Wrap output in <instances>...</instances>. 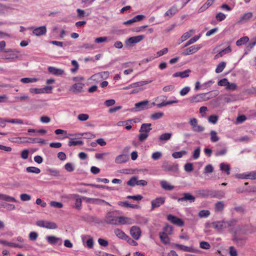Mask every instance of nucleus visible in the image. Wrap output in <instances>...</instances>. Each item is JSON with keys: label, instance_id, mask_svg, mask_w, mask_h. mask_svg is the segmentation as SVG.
<instances>
[{"label": "nucleus", "instance_id": "nucleus-51", "mask_svg": "<svg viewBox=\"0 0 256 256\" xmlns=\"http://www.w3.org/2000/svg\"><path fill=\"white\" fill-rule=\"evenodd\" d=\"M164 114V113L162 112H158L151 114L150 117L152 119L156 120L162 117Z\"/></svg>", "mask_w": 256, "mask_h": 256}, {"label": "nucleus", "instance_id": "nucleus-45", "mask_svg": "<svg viewBox=\"0 0 256 256\" xmlns=\"http://www.w3.org/2000/svg\"><path fill=\"white\" fill-rule=\"evenodd\" d=\"M220 169L221 170L224 171L228 175L230 174V168L227 164L224 163L220 164Z\"/></svg>", "mask_w": 256, "mask_h": 256}, {"label": "nucleus", "instance_id": "nucleus-15", "mask_svg": "<svg viewBox=\"0 0 256 256\" xmlns=\"http://www.w3.org/2000/svg\"><path fill=\"white\" fill-rule=\"evenodd\" d=\"M130 234L134 240H138L141 234V230L139 227L133 226L130 230Z\"/></svg>", "mask_w": 256, "mask_h": 256}, {"label": "nucleus", "instance_id": "nucleus-20", "mask_svg": "<svg viewBox=\"0 0 256 256\" xmlns=\"http://www.w3.org/2000/svg\"><path fill=\"white\" fill-rule=\"evenodd\" d=\"M151 82H152V80L140 81V82L132 84H130L128 86L124 88H123L124 90H128L130 88L142 86L144 84H146L149 83H150Z\"/></svg>", "mask_w": 256, "mask_h": 256}, {"label": "nucleus", "instance_id": "nucleus-64", "mask_svg": "<svg viewBox=\"0 0 256 256\" xmlns=\"http://www.w3.org/2000/svg\"><path fill=\"white\" fill-rule=\"evenodd\" d=\"M246 178H249L250 180H254L256 178V172H250L248 174L246 175Z\"/></svg>", "mask_w": 256, "mask_h": 256}, {"label": "nucleus", "instance_id": "nucleus-18", "mask_svg": "<svg viewBox=\"0 0 256 256\" xmlns=\"http://www.w3.org/2000/svg\"><path fill=\"white\" fill-rule=\"evenodd\" d=\"M48 72L55 76H62L65 74L64 71L61 68H58L54 66L48 68Z\"/></svg>", "mask_w": 256, "mask_h": 256}, {"label": "nucleus", "instance_id": "nucleus-17", "mask_svg": "<svg viewBox=\"0 0 256 256\" xmlns=\"http://www.w3.org/2000/svg\"><path fill=\"white\" fill-rule=\"evenodd\" d=\"M183 197L178 198V202L182 201H188L190 202H194L196 198L194 196L190 193L185 192L182 194Z\"/></svg>", "mask_w": 256, "mask_h": 256}, {"label": "nucleus", "instance_id": "nucleus-43", "mask_svg": "<svg viewBox=\"0 0 256 256\" xmlns=\"http://www.w3.org/2000/svg\"><path fill=\"white\" fill-rule=\"evenodd\" d=\"M71 63L74 67L70 68V71L72 73L75 74L78 69L79 64L76 60H72Z\"/></svg>", "mask_w": 256, "mask_h": 256}, {"label": "nucleus", "instance_id": "nucleus-7", "mask_svg": "<svg viewBox=\"0 0 256 256\" xmlns=\"http://www.w3.org/2000/svg\"><path fill=\"white\" fill-rule=\"evenodd\" d=\"M72 80L75 83L70 87V91L74 93L79 92H80V78L75 76L73 77Z\"/></svg>", "mask_w": 256, "mask_h": 256}, {"label": "nucleus", "instance_id": "nucleus-21", "mask_svg": "<svg viewBox=\"0 0 256 256\" xmlns=\"http://www.w3.org/2000/svg\"><path fill=\"white\" fill-rule=\"evenodd\" d=\"M252 16L251 12H248L244 14L240 18L238 21V24H242L248 22Z\"/></svg>", "mask_w": 256, "mask_h": 256}, {"label": "nucleus", "instance_id": "nucleus-54", "mask_svg": "<svg viewBox=\"0 0 256 256\" xmlns=\"http://www.w3.org/2000/svg\"><path fill=\"white\" fill-rule=\"evenodd\" d=\"M218 119V116L216 115H211L208 118V121L212 124H216L217 122Z\"/></svg>", "mask_w": 256, "mask_h": 256}, {"label": "nucleus", "instance_id": "nucleus-46", "mask_svg": "<svg viewBox=\"0 0 256 256\" xmlns=\"http://www.w3.org/2000/svg\"><path fill=\"white\" fill-rule=\"evenodd\" d=\"M38 81L36 78H25L20 79V82L24 84L32 83Z\"/></svg>", "mask_w": 256, "mask_h": 256}, {"label": "nucleus", "instance_id": "nucleus-58", "mask_svg": "<svg viewBox=\"0 0 256 256\" xmlns=\"http://www.w3.org/2000/svg\"><path fill=\"white\" fill-rule=\"evenodd\" d=\"M210 214V212L208 210H202L198 213V216L200 218H206Z\"/></svg>", "mask_w": 256, "mask_h": 256}, {"label": "nucleus", "instance_id": "nucleus-56", "mask_svg": "<svg viewBox=\"0 0 256 256\" xmlns=\"http://www.w3.org/2000/svg\"><path fill=\"white\" fill-rule=\"evenodd\" d=\"M212 4V3L207 0V2L201 7L199 8L198 12H202L206 10Z\"/></svg>", "mask_w": 256, "mask_h": 256}, {"label": "nucleus", "instance_id": "nucleus-49", "mask_svg": "<svg viewBox=\"0 0 256 256\" xmlns=\"http://www.w3.org/2000/svg\"><path fill=\"white\" fill-rule=\"evenodd\" d=\"M90 79L96 82H98L101 80H102L100 72L94 74L90 78Z\"/></svg>", "mask_w": 256, "mask_h": 256}, {"label": "nucleus", "instance_id": "nucleus-62", "mask_svg": "<svg viewBox=\"0 0 256 256\" xmlns=\"http://www.w3.org/2000/svg\"><path fill=\"white\" fill-rule=\"evenodd\" d=\"M184 170L187 172H191L193 170V166L192 163H186L184 166Z\"/></svg>", "mask_w": 256, "mask_h": 256}, {"label": "nucleus", "instance_id": "nucleus-26", "mask_svg": "<svg viewBox=\"0 0 256 256\" xmlns=\"http://www.w3.org/2000/svg\"><path fill=\"white\" fill-rule=\"evenodd\" d=\"M151 126V124H142L141 125L139 132H144L148 134L152 130Z\"/></svg>", "mask_w": 256, "mask_h": 256}, {"label": "nucleus", "instance_id": "nucleus-24", "mask_svg": "<svg viewBox=\"0 0 256 256\" xmlns=\"http://www.w3.org/2000/svg\"><path fill=\"white\" fill-rule=\"evenodd\" d=\"M178 12L177 8L175 6L171 7L168 11L164 14V16L168 19L174 16Z\"/></svg>", "mask_w": 256, "mask_h": 256}, {"label": "nucleus", "instance_id": "nucleus-6", "mask_svg": "<svg viewBox=\"0 0 256 256\" xmlns=\"http://www.w3.org/2000/svg\"><path fill=\"white\" fill-rule=\"evenodd\" d=\"M83 245L90 249L94 247L93 238L89 235L83 236L82 238Z\"/></svg>", "mask_w": 256, "mask_h": 256}, {"label": "nucleus", "instance_id": "nucleus-27", "mask_svg": "<svg viewBox=\"0 0 256 256\" xmlns=\"http://www.w3.org/2000/svg\"><path fill=\"white\" fill-rule=\"evenodd\" d=\"M232 52V49L230 46L222 50L218 53L214 57V59L216 60L220 57H222L224 54L230 53Z\"/></svg>", "mask_w": 256, "mask_h": 256}, {"label": "nucleus", "instance_id": "nucleus-5", "mask_svg": "<svg viewBox=\"0 0 256 256\" xmlns=\"http://www.w3.org/2000/svg\"><path fill=\"white\" fill-rule=\"evenodd\" d=\"M134 108L132 110V111H141L152 108L151 106H150L149 101L148 100H144L136 103L134 104Z\"/></svg>", "mask_w": 256, "mask_h": 256}, {"label": "nucleus", "instance_id": "nucleus-37", "mask_svg": "<svg viewBox=\"0 0 256 256\" xmlns=\"http://www.w3.org/2000/svg\"><path fill=\"white\" fill-rule=\"evenodd\" d=\"M45 228L50 230H55L58 228V226L54 222L46 220Z\"/></svg>", "mask_w": 256, "mask_h": 256}, {"label": "nucleus", "instance_id": "nucleus-8", "mask_svg": "<svg viewBox=\"0 0 256 256\" xmlns=\"http://www.w3.org/2000/svg\"><path fill=\"white\" fill-rule=\"evenodd\" d=\"M162 168L166 172H176L178 170V164H170L166 161L163 162Z\"/></svg>", "mask_w": 256, "mask_h": 256}, {"label": "nucleus", "instance_id": "nucleus-34", "mask_svg": "<svg viewBox=\"0 0 256 256\" xmlns=\"http://www.w3.org/2000/svg\"><path fill=\"white\" fill-rule=\"evenodd\" d=\"M10 7L4 4L0 3V15H4L8 11Z\"/></svg>", "mask_w": 256, "mask_h": 256}, {"label": "nucleus", "instance_id": "nucleus-53", "mask_svg": "<svg viewBox=\"0 0 256 256\" xmlns=\"http://www.w3.org/2000/svg\"><path fill=\"white\" fill-rule=\"evenodd\" d=\"M21 200L23 202L29 201L31 200V196L27 194H22L20 196Z\"/></svg>", "mask_w": 256, "mask_h": 256}, {"label": "nucleus", "instance_id": "nucleus-29", "mask_svg": "<svg viewBox=\"0 0 256 256\" xmlns=\"http://www.w3.org/2000/svg\"><path fill=\"white\" fill-rule=\"evenodd\" d=\"M87 200L90 203L94 204H106L110 206V204L106 202L105 200L99 198H87Z\"/></svg>", "mask_w": 256, "mask_h": 256}, {"label": "nucleus", "instance_id": "nucleus-35", "mask_svg": "<svg viewBox=\"0 0 256 256\" xmlns=\"http://www.w3.org/2000/svg\"><path fill=\"white\" fill-rule=\"evenodd\" d=\"M72 198L75 202V207L78 210L80 208V197L78 194H73Z\"/></svg>", "mask_w": 256, "mask_h": 256}, {"label": "nucleus", "instance_id": "nucleus-3", "mask_svg": "<svg viewBox=\"0 0 256 256\" xmlns=\"http://www.w3.org/2000/svg\"><path fill=\"white\" fill-rule=\"evenodd\" d=\"M208 94L209 93L208 92L196 94L190 98V101L191 103H196L206 101L210 98V96H208Z\"/></svg>", "mask_w": 256, "mask_h": 256}, {"label": "nucleus", "instance_id": "nucleus-16", "mask_svg": "<svg viewBox=\"0 0 256 256\" xmlns=\"http://www.w3.org/2000/svg\"><path fill=\"white\" fill-rule=\"evenodd\" d=\"M134 223V219L126 216H118V224H132Z\"/></svg>", "mask_w": 256, "mask_h": 256}, {"label": "nucleus", "instance_id": "nucleus-28", "mask_svg": "<svg viewBox=\"0 0 256 256\" xmlns=\"http://www.w3.org/2000/svg\"><path fill=\"white\" fill-rule=\"evenodd\" d=\"M168 235V234H166L165 232H160L159 233L160 240L164 244H168L170 243V240Z\"/></svg>", "mask_w": 256, "mask_h": 256}, {"label": "nucleus", "instance_id": "nucleus-1", "mask_svg": "<svg viewBox=\"0 0 256 256\" xmlns=\"http://www.w3.org/2000/svg\"><path fill=\"white\" fill-rule=\"evenodd\" d=\"M237 220L235 219H231L228 220H223L212 222L213 228L219 233L223 232L224 229L228 228L230 232H232V228L236 224Z\"/></svg>", "mask_w": 256, "mask_h": 256}, {"label": "nucleus", "instance_id": "nucleus-40", "mask_svg": "<svg viewBox=\"0 0 256 256\" xmlns=\"http://www.w3.org/2000/svg\"><path fill=\"white\" fill-rule=\"evenodd\" d=\"M26 171L29 173L38 174L40 172V170L34 166H28L26 168Z\"/></svg>", "mask_w": 256, "mask_h": 256}, {"label": "nucleus", "instance_id": "nucleus-12", "mask_svg": "<svg viewBox=\"0 0 256 256\" xmlns=\"http://www.w3.org/2000/svg\"><path fill=\"white\" fill-rule=\"evenodd\" d=\"M166 200V198L164 196L158 197L151 202L152 210H154L155 208H158L162 205Z\"/></svg>", "mask_w": 256, "mask_h": 256}, {"label": "nucleus", "instance_id": "nucleus-55", "mask_svg": "<svg viewBox=\"0 0 256 256\" xmlns=\"http://www.w3.org/2000/svg\"><path fill=\"white\" fill-rule=\"evenodd\" d=\"M200 246L202 249L208 250L210 248V244L205 241H202L200 243Z\"/></svg>", "mask_w": 256, "mask_h": 256}, {"label": "nucleus", "instance_id": "nucleus-31", "mask_svg": "<svg viewBox=\"0 0 256 256\" xmlns=\"http://www.w3.org/2000/svg\"><path fill=\"white\" fill-rule=\"evenodd\" d=\"M160 186L162 188L166 190H172L174 188V186L169 184L168 182L166 180H162L160 182Z\"/></svg>", "mask_w": 256, "mask_h": 256}, {"label": "nucleus", "instance_id": "nucleus-44", "mask_svg": "<svg viewBox=\"0 0 256 256\" xmlns=\"http://www.w3.org/2000/svg\"><path fill=\"white\" fill-rule=\"evenodd\" d=\"M200 38V36H194L189 40L184 45V47H186L189 45H190L195 42H196Z\"/></svg>", "mask_w": 256, "mask_h": 256}, {"label": "nucleus", "instance_id": "nucleus-57", "mask_svg": "<svg viewBox=\"0 0 256 256\" xmlns=\"http://www.w3.org/2000/svg\"><path fill=\"white\" fill-rule=\"evenodd\" d=\"M137 180L136 177L133 176L127 182V184L131 186H134L137 184Z\"/></svg>", "mask_w": 256, "mask_h": 256}, {"label": "nucleus", "instance_id": "nucleus-33", "mask_svg": "<svg viewBox=\"0 0 256 256\" xmlns=\"http://www.w3.org/2000/svg\"><path fill=\"white\" fill-rule=\"evenodd\" d=\"M249 41V38L247 36H243L236 42L237 46H240L247 43Z\"/></svg>", "mask_w": 256, "mask_h": 256}, {"label": "nucleus", "instance_id": "nucleus-22", "mask_svg": "<svg viewBox=\"0 0 256 256\" xmlns=\"http://www.w3.org/2000/svg\"><path fill=\"white\" fill-rule=\"evenodd\" d=\"M128 160V155L126 154H120L116 157L115 159V162L116 164H120L126 162Z\"/></svg>", "mask_w": 256, "mask_h": 256}, {"label": "nucleus", "instance_id": "nucleus-41", "mask_svg": "<svg viewBox=\"0 0 256 256\" xmlns=\"http://www.w3.org/2000/svg\"><path fill=\"white\" fill-rule=\"evenodd\" d=\"M172 136V133L170 132L162 134L159 137V140L160 141H166L171 138Z\"/></svg>", "mask_w": 256, "mask_h": 256}, {"label": "nucleus", "instance_id": "nucleus-48", "mask_svg": "<svg viewBox=\"0 0 256 256\" xmlns=\"http://www.w3.org/2000/svg\"><path fill=\"white\" fill-rule=\"evenodd\" d=\"M8 202H16V199L12 196L3 194L2 200Z\"/></svg>", "mask_w": 256, "mask_h": 256}, {"label": "nucleus", "instance_id": "nucleus-25", "mask_svg": "<svg viewBox=\"0 0 256 256\" xmlns=\"http://www.w3.org/2000/svg\"><path fill=\"white\" fill-rule=\"evenodd\" d=\"M191 72L190 69H188L183 72H175L173 74L174 77H180L181 78H187L189 76V73Z\"/></svg>", "mask_w": 256, "mask_h": 256}, {"label": "nucleus", "instance_id": "nucleus-32", "mask_svg": "<svg viewBox=\"0 0 256 256\" xmlns=\"http://www.w3.org/2000/svg\"><path fill=\"white\" fill-rule=\"evenodd\" d=\"M114 233L117 237L122 240H124L126 236L123 231L118 228L115 229L114 230Z\"/></svg>", "mask_w": 256, "mask_h": 256}, {"label": "nucleus", "instance_id": "nucleus-61", "mask_svg": "<svg viewBox=\"0 0 256 256\" xmlns=\"http://www.w3.org/2000/svg\"><path fill=\"white\" fill-rule=\"evenodd\" d=\"M18 56L14 54H4L2 56L4 59L6 60H13L18 58Z\"/></svg>", "mask_w": 256, "mask_h": 256}, {"label": "nucleus", "instance_id": "nucleus-42", "mask_svg": "<svg viewBox=\"0 0 256 256\" xmlns=\"http://www.w3.org/2000/svg\"><path fill=\"white\" fill-rule=\"evenodd\" d=\"M226 66V63L224 62H220L216 68V72L218 74L222 72Z\"/></svg>", "mask_w": 256, "mask_h": 256}, {"label": "nucleus", "instance_id": "nucleus-50", "mask_svg": "<svg viewBox=\"0 0 256 256\" xmlns=\"http://www.w3.org/2000/svg\"><path fill=\"white\" fill-rule=\"evenodd\" d=\"M38 234L36 232H31L28 234V238L32 241H35L37 240Z\"/></svg>", "mask_w": 256, "mask_h": 256}, {"label": "nucleus", "instance_id": "nucleus-23", "mask_svg": "<svg viewBox=\"0 0 256 256\" xmlns=\"http://www.w3.org/2000/svg\"><path fill=\"white\" fill-rule=\"evenodd\" d=\"M46 240L48 241V242L50 244H56L58 243L59 242H60V244L62 243V240L60 238H57L53 236H46Z\"/></svg>", "mask_w": 256, "mask_h": 256}, {"label": "nucleus", "instance_id": "nucleus-59", "mask_svg": "<svg viewBox=\"0 0 256 256\" xmlns=\"http://www.w3.org/2000/svg\"><path fill=\"white\" fill-rule=\"evenodd\" d=\"M50 204L51 206L56 208H60L63 206V204L62 202L56 201H52Z\"/></svg>", "mask_w": 256, "mask_h": 256}, {"label": "nucleus", "instance_id": "nucleus-52", "mask_svg": "<svg viewBox=\"0 0 256 256\" xmlns=\"http://www.w3.org/2000/svg\"><path fill=\"white\" fill-rule=\"evenodd\" d=\"M200 146L197 147L194 151L192 154V158L194 160H197L200 155Z\"/></svg>", "mask_w": 256, "mask_h": 256}, {"label": "nucleus", "instance_id": "nucleus-14", "mask_svg": "<svg viewBox=\"0 0 256 256\" xmlns=\"http://www.w3.org/2000/svg\"><path fill=\"white\" fill-rule=\"evenodd\" d=\"M30 29L33 30V34L36 36H41L44 34L46 32V26L32 27Z\"/></svg>", "mask_w": 256, "mask_h": 256}, {"label": "nucleus", "instance_id": "nucleus-47", "mask_svg": "<svg viewBox=\"0 0 256 256\" xmlns=\"http://www.w3.org/2000/svg\"><path fill=\"white\" fill-rule=\"evenodd\" d=\"M138 136V139L140 142H143L145 141L148 136V134L144 132H140Z\"/></svg>", "mask_w": 256, "mask_h": 256}, {"label": "nucleus", "instance_id": "nucleus-13", "mask_svg": "<svg viewBox=\"0 0 256 256\" xmlns=\"http://www.w3.org/2000/svg\"><path fill=\"white\" fill-rule=\"evenodd\" d=\"M167 219L168 221L178 226H182L184 225V222L180 218L172 214H168L167 216Z\"/></svg>", "mask_w": 256, "mask_h": 256}, {"label": "nucleus", "instance_id": "nucleus-10", "mask_svg": "<svg viewBox=\"0 0 256 256\" xmlns=\"http://www.w3.org/2000/svg\"><path fill=\"white\" fill-rule=\"evenodd\" d=\"M202 47L201 44H196L191 46L184 50L182 54L184 56H188L194 54L197 52Z\"/></svg>", "mask_w": 256, "mask_h": 256}, {"label": "nucleus", "instance_id": "nucleus-4", "mask_svg": "<svg viewBox=\"0 0 256 256\" xmlns=\"http://www.w3.org/2000/svg\"><path fill=\"white\" fill-rule=\"evenodd\" d=\"M104 221L108 224L118 225V216H116L113 212H108L105 217Z\"/></svg>", "mask_w": 256, "mask_h": 256}, {"label": "nucleus", "instance_id": "nucleus-39", "mask_svg": "<svg viewBox=\"0 0 256 256\" xmlns=\"http://www.w3.org/2000/svg\"><path fill=\"white\" fill-rule=\"evenodd\" d=\"M194 32L193 30H190L188 32L184 33L181 36L182 42L190 38L193 34Z\"/></svg>", "mask_w": 256, "mask_h": 256}, {"label": "nucleus", "instance_id": "nucleus-60", "mask_svg": "<svg viewBox=\"0 0 256 256\" xmlns=\"http://www.w3.org/2000/svg\"><path fill=\"white\" fill-rule=\"evenodd\" d=\"M227 152V149L226 148H222V150H217L215 152V156H224Z\"/></svg>", "mask_w": 256, "mask_h": 256}, {"label": "nucleus", "instance_id": "nucleus-30", "mask_svg": "<svg viewBox=\"0 0 256 256\" xmlns=\"http://www.w3.org/2000/svg\"><path fill=\"white\" fill-rule=\"evenodd\" d=\"M210 140L212 142H216L220 140L219 136H218L217 132L215 130H211L210 132Z\"/></svg>", "mask_w": 256, "mask_h": 256}, {"label": "nucleus", "instance_id": "nucleus-38", "mask_svg": "<svg viewBox=\"0 0 256 256\" xmlns=\"http://www.w3.org/2000/svg\"><path fill=\"white\" fill-rule=\"evenodd\" d=\"M188 152L185 150H182L180 152H174L172 153V156L174 158H182L183 156L186 154Z\"/></svg>", "mask_w": 256, "mask_h": 256}, {"label": "nucleus", "instance_id": "nucleus-63", "mask_svg": "<svg viewBox=\"0 0 256 256\" xmlns=\"http://www.w3.org/2000/svg\"><path fill=\"white\" fill-rule=\"evenodd\" d=\"M226 18V15L222 12H218L216 16V18L219 22H221L224 20Z\"/></svg>", "mask_w": 256, "mask_h": 256}, {"label": "nucleus", "instance_id": "nucleus-9", "mask_svg": "<svg viewBox=\"0 0 256 256\" xmlns=\"http://www.w3.org/2000/svg\"><path fill=\"white\" fill-rule=\"evenodd\" d=\"M190 124L192 126V129L194 132H202L204 130V128L198 124V120L196 118H191Z\"/></svg>", "mask_w": 256, "mask_h": 256}, {"label": "nucleus", "instance_id": "nucleus-2", "mask_svg": "<svg viewBox=\"0 0 256 256\" xmlns=\"http://www.w3.org/2000/svg\"><path fill=\"white\" fill-rule=\"evenodd\" d=\"M196 194L198 196L203 197L208 196L211 195H213L214 196H217L218 198H223L224 196V193L222 192H214V194H213V192L206 189H202L198 190L196 191Z\"/></svg>", "mask_w": 256, "mask_h": 256}, {"label": "nucleus", "instance_id": "nucleus-19", "mask_svg": "<svg viewBox=\"0 0 256 256\" xmlns=\"http://www.w3.org/2000/svg\"><path fill=\"white\" fill-rule=\"evenodd\" d=\"M175 246L178 248L179 250H183L184 252H198V250L196 248H194L192 246H187L184 245L180 244H174Z\"/></svg>", "mask_w": 256, "mask_h": 256}, {"label": "nucleus", "instance_id": "nucleus-11", "mask_svg": "<svg viewBox=\"0 0 256 256\" xmlns=\"http://www.w3.org/2000/svg\"><path fill=\"white\" fill-rule=\"evenodd\" d=\"M144 38V35H139L135 36L130 37L126 40V44L128 46H132L133 44L140 42Z\"/></svg>", "mask_w": 256, "mask_h": 256}, {"label": "nucleus", "instance_id": "nucleus-36", "mask_svg": "<svg viewBox=\"0 0 256 256\" xmlns=\"http://www.w3.org/2000/svg\"><path fill=\"white\" fill-rule=\"evenodd\" d=\"M224 203L223 202H218L214 204V209L216 212H222L224 208Z\"/></svg>", "mask_w": 256, "mask_h": 256}]
</instances>
